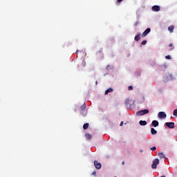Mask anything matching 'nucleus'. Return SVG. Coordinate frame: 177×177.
<instances>
[{
  "label": "nucleus",
  "instance_id": "1",
  "mask_svg": "<svg viewBox=\"0 0 177 177\" xmlns=\"http://www.w3.org/2000/svg\"><path fill=\"white\" fill-rule=\"evenodd\" d=\"M81 114L83 117H86L88 111H86V104L84 102L80 107Z\"/></svg>",
  "mask_w": 177,
  "mask_h": 177
},
{
  "label": "nucleus",
  "instance_id": "2",
  "mask_svg": "<svg viewBox=\"0 0 177 177\" xmlns=\"http://www.w3.org/2000/svg\"><path fill=\"white\" fill-rule=\"evenodd\" d=\"M149 113H150V111H149V109H144V110L138 111L136 113V115L138 116L145 115V114H149Z\"/></svg>",
  "mask_w": 177,
  "mask_h": 177
},
{
  "label": "nucleus",
  "instance_id": "3",
  "mask_svg": "<svg viewBox=\"0 0 177 177\" xmlns=\"http://www.w3.org/2000/svg\"><path fill=\"white\" fill-rule=\"evenodd\" d=\"M158 164H160V160L158 158H156L155 160H153L151 165L152 169H156Z\"/></svg>",
  "mask_w": 177,
  "mask_h": 177
},
{
  "label": "nucleus",
  "instance_id": "4",
  "mask_svg": "<svg viewBox=\"0 0 177 177\" xmlns=\"http://www.w3.org/2000/svg\"><path fill=\"white\" fill-rule=\"evenodd\" d=\"M165 126L170 129H174L175 128V123L172 122H167L165 123Z\"/></svg>",
  "mask_w": 177,
  "mask_h": 177
},
{
  "label": "nucleus",
  "instance_id": "5",
  "mask_svg": "<svg viewBox=\"0 0 177 177\" xmlns=\"http://www.w3.org/2000/svg\"><path fill=\"white\" fill-rule=\"evenodd\" d=\"M94 166L96 168V169H100V168H102V164L99 162L97 160L94 161Z\"/></svg>",
  "mask_w": 177,
  "mask_h": 177
},
{
  "label": "nucleus",
  "instance_id": "6",
  "mask_svg": "<svg viewBox=\"0 0 177 177\" xmlns=\"http://www.w3.org/2000/svg\"><path fill=\"white\" fill-rule=\"evenodd\" d=\"M158 117L159 118H167V113L163 111H160L158 113Z\"/></svg>",
  "mask_w": 177,
  "mask_h": 177
},
{
  "label": "nucleus",
  "instance_id": "7",
  "mask_svg": "<svg viewBox=\"0 0 177 177\" xmlns=\"http://www.w3.org/2000/svg\"><path fill=\"white\" fill-rule=\"evenodd\" d=\"M151 31V29L150 28H147L144 32H142V37H145L147 35V34H149V32H150Z\"/></svg>",
  "mask_w": 177,
  "mask_h": 177
},
{
  "label": "nucleus",
  "instance_id": "8",
  "mask_svg": "<svg viewBox=\"0 0 177 177\" xmlns=\"http://www.w3.org/2000/svg\"><path fill=\"white\" fill-rule=\"evenodd\" d=\"M160 6H153L151 8V10H153V12H160Z\"/></svg>",
  "mask_w": 177,
  "mask_h": 177
},
{
  "label": "nucleus",
  "instance_id": "9",
  "mask_svg": "<svg viewBox=\"0 0 177 177\" xmlns=\"http://www.w3.org/2000/svg\"><path fill=\"white\" fill-rule=\"evenodd\" d=\"M151 125H153L155 128L158 127L159 125L158 121L157 120L152 121Z\"/></svg>",
  "mask_w": 177,
  "mask_h": 177
},
{
  "label": "nucleus",
  "instance_id": "10",
  "mask_svg": "<svg viewBox=\"0 0 177 177\" xmlns=\"http://www.w3.org/2000/svg\"><path fill=\"white\" fill-rule=\"evenodd\" d=\"M140 125H141L142 127H145V125H147V122H146V120H140L139 122Z\"/></svg>",
  "mask_w": 177,
  "mask_h": 177
},
{
  "label": "nucleus",
  "instance_id": "11",
  "mask_svg": "<svg viewBox=\"0 0 177 177\" xmlns=\"http://www.w3.org/2000/svg\"><path fill=\"white\" fill-rule=\"evenodd\" d=\"M158 156L159 157V158H165V154H164V153L160 152L158 153Z\"/></svg>",
  "mask_w": 177,
  "mask_h": 177
},
{
  "label": "nucleus",
  "instance_id": "12",
  "mask_svg": "<svg viewBox=\"0 0 177 177\" xmlns=\"http://www.w3.org/2000/svg\"><path fill=\"white\" fill-rule=\"evenodd\" d=\"M140 38H141L140 34H138L136 36H135L134 40L138 42V41H140Z\"/></svg>",
  "mask_w": 177,
  "mask_h": 177
},
{
  "label": "nucleus",
  "instance_id": "13",
  "mask_svg": "<svg viewBox=\"0 0 177 177\" xmlns=\"http://www.w3.org/2000/svg\"><path fill=\"white\" fill-rule=\"evenodd\" d=\"M175 28V26H170L168 28V31H169V32H174V30Z\"/></svg>",
  "mask_w": 177,
  "mask_h": 177
},
{
  "label": "nucleus",
  "instance_id": "14",
  "mask_svg": "<svg viewBox=\"0 0 177 177\" xmlns=\"http://www.w3.org/2000/svg\"><path fill=\"white\" fill-rule=\"evenodd\" d=\"M85 136L88 140H91V139H92V135H91L90 133H86Z\"/></svg>",
  "mask_w": 177,
  "mask_h": 177
},
{
  "label": "nucleus",
  "instance_id": "15",
  "mask_svg": "<svg viewBox=\"0 0 177 177\" xmlns=\"http://www.w3.org/2000/svg\"><path fill=\"white\" fill-rule=\"evenodd\" d=\"M113 88H109L105 91V95H109V93L113 92Z\"/></svg>",
  "mask_w": 177,
  "mask_h": 177
},
{
  "label": "nucleus",
  "instance_id": "16",
  "mask_svg": "<svg viewBox=\"0 0 177 177\" xmlns=\"http://www.w3.org/2000/svg\"><path fill=\"white\" fill-rule=\"evenodd\" d=\"M151 133L152 135H157V131L155 130L154 128H151Z\"/></svg>",
  "mask_w": 177,
  "mask_h": 177
},
{
  "label": "nucleus",
  "instance_id": "17",
  "mask_svg": "<svg viewBox=\"0 0 177 177\" xmlns=\"http://www.w3.org/2000/svg\"><path fill=\"white\" fill-rule=\"evenodd\" d=\"M89 127V123H85L84 125H83V129H88Z\"/></svg>",
  "mask_w": 177,
  "mask_h": 177
},
{
  "label": "nucleus",
  "instance_id": "18",
  "mask_svg": "<svg viewBox=\"0 0 177 177\" xmlns=\"http://www.w3.org/2000/svg\"><path fill=\"white\" fill-rule=\"evenodd\" d=\"M173 115H174L175 117H177V109H175L173 112Z\"/></svg>",
  "mask_w": 177,
  "mask_h": 177
},
{
  "label": "nucleus",
  "instance_id": "19",
  "mask_svg": "<svg viewBox=\"0 0 177 177\" xmlns=\"http://www.w3.org/2000/svg\"><path fill=\"white\" fill-rule=\"evenodd\" d=\"M82 66H83L84 67H85V66H86V62L82 61Z\"/></svg>",
  "mask_w": 177,
  "mask_h": 177
},
{
  "label": "nucleus",
  "instance_id": "20",
  "mask_svg": "<svg viewBox=\"0 0 177 177\" xmlns=\"http://www.w3.org/2000/svg\"><path fill=\"white\" fill-rule=\"evenodd\" d=\"M147 44V41L146 40L142 41L141 43L142 45H146Z\"/></svg>",
  "mask_w": 177,
  "mask_h": 177
},
{
  "label": "nucleus",
  "instance_id": "21",
  "mask_svg": "<svg viewBox=\"0 0 177 177\" xmlns=\"http://www.w3.org/2000/svg\"><path fill=\"white\" fill-rule=\"evenodd\" d=\"M165 59H167V60H170V59H171V55H167V56L165 57Z\"/></svg>",
  "mask_w": 177,
  "mask_h": 177
},
{
  "label": "nucleus",
  "instance_id": "22",
  "mask_svg": "<svg viewBox=\"0 0 177 177\" xmlns=\"http://www.w3.org/2000/svg\"><path fill=\"white\" fill-rule=\"evenodd\" d=\"M151 150H152V151H154L155 150H157V147H153L151 148Z\"/></svg>",
  "mask_w": 177,
  "mask_h": 177
},
{
  "label": "nucleus",
  "instance_id": "23",
  "mask_svg": "<svg viewBox=\"0 0 177 177\" xmlns=\"http://www.w3.org/2000/svg\"><path fill=\"white\" fill-rule=\"evenodd\" d=\"M128 89L129 91H132V89H133V87H132V86H129Z\"/></svg>",
  "mask_w": 177,
  "mask_h": 177
},
{
  "label": "nucleus",
  "instance_id": "24",
  "mask_svg": "<svg viewBox=\"0 0 177 177\" xmlns=\"http://www.w3.org/2000/svg\"><path fill=\"white\" fill-rule=\"evenodd\" d=\"M169 46L170 48H172V46H174V44H173L172 43H171V44H169Z\"/></svg>",
  "mask_w": 177,
  "mask_h": 177
},
{
  "label": "nucleus",
  "instance_id": "25",
  "mask_svg": "<svg viewBox=\"0 0 177 177\" xmlns=\"http://www.w3.org/2000/svg\"><path fill=\"white\" fill-rule=\"evenodd\" d=\"M122 125H124V122H121L120 124V127H122Z\"/></svg>",
  "mask_w": 177,
  "mask_h": 177
},
{
  "label": "nucleus",
  "instance_id": "26",
  "mask_svg": "<svg viewBox=\"0 0 177 177\" xmlns=\"http://www.w3.org/2000/svg\"><path fill=\"white\" fill-rule=\"evenodd\" d=\"M92 175H93L94 176H96V171H93V172L92 173Z\"/></svg>",
  "mask_w": 177,
  "mask_h": 177
},
{
  "label": "nucleus",
  "instance_id": "27",
  "mask_svg": "<svg viewBox=\"0 0 177 177\" xmlns=\"http://www.w3.org/2000/svg\"><path fill=\"white\" fill-rule=\"evenodd\" d=\"M124 1V0H117V2H118L119 3H121V2Z\"/></svg>",
  "mask_w": 177,
  "mask_h": 177
},
{
  "label": "nucleus",
  "instance_id": "28",
  "mask_svg": "<svg viewBox=\"0 0 177 177\" xmlns=\"http://www.w3.org/2000/svg\"><path fill=\"white\" fill-rule=\"evenodd\" d=\"M138 24H139V22L136 21L135 24H134V26H138Z\"/></svg>",
  "mask_w": 177,
  "mask_h": 177
},
{
  "label": "nucleus",
  "instance_id": "29",
  "mask_svg": "<svg viewBox=\"0 0 177 177\" xmlns=\"http://www.w3.org/2000/svg\"><path fill=\"white\" fill-rule=\"evenodd\" d=\"M122 165H125V162L123 161V162H122Z\"/></svg>",
  "mask_w": 177,
  "mask_h": 177
},
{
  "label": "nucleus",
  "instance_id": "30",
  "mask_svg": "<svg viewBox=\"0 0 177 177\" xmlns=\"http://www.w3.org/2000/svg\"><path fill=\"white\" fill-rule=\"evenodd\" d=\"M95 85H97V81L95 82Z\"/></svg>",
  "mask_w": 177,
  "mask_h": 177
},
{
  "label": "nucleus",
  "instance_id": "31",
  "mask_svg": "<svg viewBox=\"0 0 177 177\" xmlns=\"http://www.w3.org/2000/svg\"><path fill=\"white\" fill-rule=\"evenodd\" d=\"M172 49H174V47H173L171 49H170V50H172Z\"/></svg>",
  "mask_w": 177,
  "mask_h": 177
},
{
  "label": "nucleus",
  "instance_id": "32",
  "mask_svg": "<svg viewBox=\"0 0 177 177\" xmlns=\"http://www.w3.org/2000/svg\"><path fill=\"white\" fill-rule=\"evenodd\" d=\"M75 53H76V54L78 53V50H77V51L75 52Z\"/></svg>",
  "mask_w": 177,
  "mask_h": 177
},
{
  "label": "nucleus",
  "instance_id": "33",
  "mask_svg": "<svg viewBox=\"0 0 177 177\" xmlns=\"http://www.w3.org/2000/svg\"><path fill=\"white\" fill-rule=\"evenodd\" d=\"M160 177H165V176H160Z\"/></svg>",
  "mask_w": 177,
  "mask_h": 177
}]
</instances>
